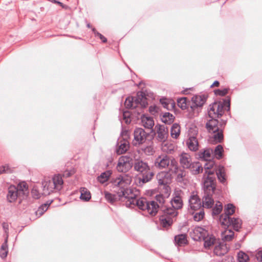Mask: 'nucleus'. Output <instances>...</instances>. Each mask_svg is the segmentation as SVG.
<instances>
[{
	"mask_svg": "<svg viewBox=\"0 0 262 262\" xmlns=\"http://www.w3.org/2000/svg\"><path fill=\"white\" fill-rule=\"evenodd\" d=\"M217 177L221 183L225 184L226 182V174L224 172V167L221 166L216 172Z\"/></svg>",
	"mask_w": 262,
	"mask_h": 262,
	"instance_id": "nucleus-34",
	"label": "nucleus"
},
{
	"mask_svg": "<svg viewBox=\"0 0 262 262\" xmlns=\"http://www.w3.org/2000/svg\"><path fill=\"white\" fill-rule=\"evenodd\" d=\"M126 201V205L129 208H134L137 206L142 210L146 211L147 213L152 216L157 213L156 208L158 206L155 203V201H148L145 198L138 199L136 195L133 192V195L128 196Z\"/></svg>",
	"mask_w": 262,
	"mask_h": 262,
	"instance_id": "nucleus-3",
	"label": "nucleus"
},
{
	"mask_svg": "<svg viewBox=\"0 0 262 262\" xmlns=\"http://www.w3.org/2000/svg\"><path fill=\"white\" fill-rule=\"evenodd\" d=\"M211 152L209 149H204L203 151L200 150L198 153V158L200 160L206 161H210L211 158Z\"/></svg>",
	"mask_w": 262,
	"mask_h": 262,
	"instance_id": "nucleus-28",
	"label": "nucleus"
},
{
	"mask_svg": "<svg viewBox=\"0 0 262 262\" xmlns=\"http://www.w3.org/2000/svg\"><path fill=\"white\" fill-rule=\"evenodd\" d=\"M182 206L183 202L180 196H176L172 199L168 207H163V214L159 216L161 225L165 228L171 226L173 219L178 215L177 210L181 209Z\"/></svg>",
	"mask_w": 262,
	"mask_h": 262,
	"instance_id": "nucleus-2",
	"label": "nucleus"
},
{
	"mask_svg": "<svg viewBox=\"0 0 262 262\" xmlns=\"http://www.w3.org/2000/svg\"><path fill=\"white\" fill-rule=\"evenodd\" d=\"M144 151L148 155H152L154 152L153 148L151 146H148L144 149Z\"/></svg>",
	"mask_w": 262,
	"mask_h": 262,
	"instance_id": "nucleus-53",
	"label": "nucleus"
},
{
	"mask_svg": "<svg viewBox=\"0 0 262 262\" xmlns=\"http://www.w3.org/2000/svg\"><path fill=\"white\" fill-rule=\"evenodd\" d=\"M212 195H209L208 194H204L202 199V207L208 209L212 207L214 203Z\"/></svg>",
	"mask_w": 262,
	"mask_h": 262,
	"instance_id": "nucleus-24",
	"label": "nucleus"
},
{
	"mask_svg": "<svg viewBox=\"0 0 262 262\" xmlns=\"http://www.w3.org/2000/svg\"><path fill=\"white\" fill-rule=\"evenodd\" d=\"M133 167L135 171L139 173L140 182L146 183L153 178L154 173L146 162L140 159H136L133 162Z\"/></svg>",
	"mask_w": 262,
	"mask_h": 262,
	"instance_id": "nucleus-4",
	"label": "nucleus"
},
{
	"mask_svg": "<svg viewBox=\"0 0 262 262\" xmlns=\"http://www.w3.org/2000/svg\"><path fill=\"white\" fill-rule=\"evenodd\" d=\"M181 127L177 123L172 124L170 129V135L172 138L177 139L180 134Z\"/></svg>",
	"mask_w": 262,
	"mask_h": 262,
	"instance_id": "nucleus-30",
	"label": "nucleus"
},
{
	"mask_svg": "<svg viewBox=\"0 0 262 262\" xmlns=\"http://www.w3.org/2000/svg\"><path fill=\"white\" fill-rule=\"evenodd\" d=\"M160 102L163 104L164 107L167 108L169 104L167 102L162 99H160Z\"/></svg>",
	"mask_w": 262,
	"mask_h": 262,
	"instance_id": "nucleus-56",
	"label": "nucleus"
},
{
	"mask_svg": "<svg viewBox=\"0 0 262 262\" xmlns=\"http://www.w3.org/2000/svg\"><path fill=\"white\" fill-rule=\"evenodd\" d=\"M188 202L189 208L193 211L198 210L202 208L201 199L194 192L190 196Z\"/></svg>",
	"mask_w": 262,
	"mask_h": 262,
	"instance_id": "nucleus-17",
	"label": "nucleus"
},
{
	"mask_svg": "<svg viewBox=\"0 0 262 262\" xmlns=\"http://www.w3.org/2000/svg\"><path fill=\"white\" fill-rule=\"evenodd\" d=\"M223 206L221 202H217L214 207L212 209V214L213 215H219L222 211Z\"/></svg>",
	"mask_w": 262,
	"mask_h": 262,
	"instance_id": "nucleus-43",
	"label": "nucleus"
},
{
	"mask_svg": "<svg viewBox=\"0 0 262 262\" xmlns=\"http://www.w3.org/2000/svg\"><path fill=\"white\" fill-rule=\"evenodd\" d=\"M174 119V117L172 114L169 112H166L163 114L162 116V121L165 124H170L172 123Z\"/></svg>",
	"mask_w": 262,
	"mask_h": 262,
	"instance_id": "nucleus-33",
	"label": "nucleus"
},
{
	"mask_svg": "<svg viewBox=\"0 0 262 262\" xmlns=\"http://www.w3.org/2000/svg\"><path fill=\"white\" fill-rule=\"evenodd\" d=\"M71 173L69 171H66V172H64V173L63 174V177H69L71 176Z\"/></svg>",
	"mask_w": 262,
	"mask_h": 262,
	"instance_id": "nucleus-59",
	"label": "nucleus"
},
{
	"mask_svg": "<svg viewBox=\"0 0 262 262\" xmlns=\"http://www.w3.org/2000/svg\"><path fill=\"white\" fill-rule=\"evenodd\" d=\"M202 189L204 194L213 195L216 189V179L214 176H203Z\"/></svg>",
	"mask_w": 262,
	"mask_h": 262,
	"instance_id": "nucleus-9",
	"label": "nucleus"
},
{
	"mask_svg": "<svg viewBox=\"0 0 262 262\" xmlns=\"http://www.w3.org/2000/svg\"><path fill=\"white\" fill-rule=\"evenodd\" d=\"M205 213L203 209L199 211L198 212H196L193 215V219L195 221L199 222L201 221L204 217Z\"/></svg>",
	"mask_w": 262,
	"mask_h": 262,
	"instance_id": "nucleus-47",
	"label": "nucleus"
},
{
	"mask_svg": "<svg viewBox=\"0 0 262 262\" xmlns=\"http://www.w3.org/2000/svg\"><path fill=\"white\" fill-rule=\"evenodd\" d=\"M18 190L16 187L14 185H11L8 188L7 198L9 202H14L18 197L21 196V195H19V193Z\"/></svg>",
	"mask_w": 262,
	"mask_h": 262,
	"instance_id": "nucleus-20",
	"label": "nucleus"
},
{
	"mask_svg": "<svg viewBox=\"0 0 262 262\" xmlns=\"http://www.w3.org/2000/svg\"><path fill=\"white\" fill-rule=\"evenodd\" d=\"M133 166L132 159L128 156H121L116 166L117 170L120 172L125 173Z\"/></svg>",
	"mask_w": 262,
	"mask_h": 262,
	"instance_id": "nucleus-12",
	"label": "nucleus"
},
{
	"mask_svg": "<svg viewBox=\"0 0 262 262\" xmlns=\"http://www.w3.org/2000/svg\"><path fill=\"white\" fill-rule=\"evenodd\" d=\"M124 105L127 108H135L139 105L142 108L146 107L148 102L145 93L140 91L137 93L135 97H128L125 99Z\"/></svg>",
	"mask_w": 262,
	"mask_h": 262,
	"instance_id": "nucleus-5",
	"label": "nucleus"
},
{
	"mask_svg": "<svg viewBox=\"0 0 262 262\" xmlns=\"http://www.w3.org/2000/svg\"><path fill=\"white\" fill-rule=\"evenodd\" d=\"M43 194L45 195L50 194L51 192H53L56 189V186L50 180L45 181L43 183Z\"/></svg>",
	"mask_w": 262,
	"mask_h": 262,
	"instance_id": "nucleus-25",
	"label": "nucleus"
},
{
	"mask_svg": "<svg viewBox=\"0 0 262 262\" xmlns=\"http://www.w3.org/2000/svg\"><path fill=\"white\" fill-rule=\"evenodd\" d=\"M235 212V206L232 204H228L224 210V213L221 214L220 216V222L221 224H228L227 221L229 223L230 216Z\"/></svg>",
	"mask_w": 262,
	"mask_h": 262,
	"instance_id": "nucleus-16",
	"label": "nucleus"
},
{
	"mask_svg": "<svg viewBox=\"0 0 262 262\" xmlns=\"http://www.w3.org/2000/svg\"><path fill=\"white\" fill-rule=\"evenodd\" d=\"M87 27H88V28H91V25H90V24H87Z\"/></svg>",
	"mask_w": 262,
	"mask_h": 262,
	"instance_id": "nucleus-61",
	"label": "nucleus"
},
{
	"mask_svg": "<svg viewBox=\"0 0 262 262\" xmlns=\"http://www.w3.org/2000/svg\"><path fill=\"white\" fill-rule=\"evenodd\" d=\"M11 170L8 165H4L0 167V174L3 173H10Z\"/></svg>",
	"mask_w": 262,
	"mask_h": 262,
	"instance_id": "nucleus-51",
	"label": "nucleus"
},
{
	"mask_svg": "<svg viewBox=\"0 0 262 262\" xmlns=\"http://www.w3.org/2000/svg\"><path fill=\"white\" fill-rule=\"evenodd\" d=\"M189 169H190L191 173L194 175L202 173L203 171V167L199 162H193L191 168Z\"/></svg>",
	"mask_w": 262,
	"mask_h": 262,
	"instance_id": "nucleus-29",
	"label": "nucleus"
},
{
	"mask_svg": "<svg viewBox=\"0 0 262 262\" xmlns=\"http://www.w3.org/2000/svg\"><path fill=\"white\" fill-rule=\"evenodd\" d=\"M194 232L195 233H200V235L198 236V238L200 240L202 239L204 241V245L205 248H209L214 244L215 238L214 237H211L209 238L205 237V234L206 232V231L203 228L200 227H196Z\"/></svg>",
	"mask_w": 262,
	"mask_h": 262,
	"instance_id": "nucleus-15",
	"label": "nucleus"
},
{
	"mask_svg": "<svg viewBox=\"0 0 262 262\" xmlns=\"http://www.w3.org/2000/svg\"><path fill=\"white\" fill-rule=\"evenodd\" d=\"M223 147L221 145H218L214 149V154L218 159H220L223 156Z\"/></svg>",
	"mask_w": 262,
	"mask_h": 262,
	"instance_id": "nucleus-46",
	"label": "nucleus"
},
{
	"mask_svg": "<svg viewBox=\"0 0 262 262\" xmlns=\"http://www.w3.org/2000/svg\"><path fill=\"white\" fill-rule=\"evenodd\" d=\"M52 183L55 184V186H56V190L57 191L60 190L62 188V185L63 184V181L62 179V177L60 174H58L55 175L51 180Z\"/></svg>",
	"mask_w": 262,
	"mask_h": 262,
	"instance_id": "nucleus-27",
	"label": "nucleus"
},
{
	"mask_svg": "<svg viewBox=\"0 0 262 262\" xmlns=\"http://www.w3.org/2000/svg\"><path fill=\"white\" fill-rule=\"evenodd\" d=\"M172 174L171 173L170 168L167 171H161L158 172L156 175V179L159 186H162L163 189L168 191L170 190L168 184L172 180Z\"/></svg>",
	"mask_w": 262,
	"mask_h": 262,
	"instance_id": "nucleus-8",
	"label": "nucleus"
},
{
	"mask_svg": "<svg viewBox=\"0 0 262 262\" xmlns=\"http://www.w3.org/2000/svg\"><path fill=\"white\" fill-rule=\"evenodd\" d=\"M118 145V147L116 150V152L118 155H122L126 152L129 148V143L126 140H120Z\"/></svg>",
	"mask_w": 262,
	"mask_h": 262,
	"instance_id": "nucleus-26",
	"label": "nucleus"
},
{
	"mask_svg": "<svg viewBox=\"0 0 262 262\" xmlns=\"http://www.w3.org/2000/svg\"><path fill=\"white\" fill-rule=\"evenodd\" d=\"M206 97L203 95H195L192 97V101L193 105L191 107L193 109L198 107H202L206 101Z\"/></svg>",
	"mask_w": 262,
	"mask_h": 262,
	"instance_id": "nucleus-22",
	"label": "nucleus"
},
{
	"mask_svg": "<svg viewBox=\"0 0 262 262\" xmlns=\"http://www.w3.org/2000/svg\"><path fill=\"white\" fill-rule=\"evenodd\" d=\"M92 31L93 33L95 34V36L99 37V38L101 40L102 42L103 43H105L107 42V39L106 37H105L103 35H102L101 33H99L96 31V30L94 28L92 29Z\"/></svg>",
	"mask_w": 262,
	"mask_h": 262,
	"instance_id": "nucleus-50",
	"label": "nucleus"
},
{
	"mask_svg": "<svg viewBox=\"0 0 262 262\" xmlns=\"http://www.w3.org/2000/svg\"><path fill=\"white\" fill-rule=\"evenodd\" d=\"M80 198L81 200H83L84 201H88L91 198V195L90 192L85 188H80Z\"/></svg>",
	"mask_w": 262,
	"mask_h": 262,
	"instance_id": "nucleus-37",
	"label": "nucleus"
},
{
	"mask_svg": "<svg viewBox=\"0 0 262 262\" xmlns=\"http://www.w3.org/2000/svg\"><path fill=\"white\" fill-rule=\"evenodd\" d=\"M229 223L228 224H221L225 228H228L230 226H232L233 229L236 231H239L242 227V221L239 218L232 217L229 219ZM227 222H228L227 221Z\"/></svg>",
	"mask_w": 262,
	"mask_h": 262,
	"instance_id": "nucleus-21",
	"label": "nucleus"
},
{
	"mask_svg": "<svg viewBox=\"0 0 262 262\" xmlns=\"http://www.w3.org/2000/svg\"><path fill=\"white\" fill-rule=\"evenodd\" d=\"M256 257L259 262H262V251H258L256 254Z\"/></svg>",
	"mask_w": 262,
	"mask_h": 262,
	"instance_id": "nucleus-55",
	"label": "nucleus"
},
{
	"mask_svg": "<svg viewBox=\"0 0 262 262\" xmlns=\"http://www.w3.org/2000/svg\"><path fill=\"white\" fill-rule=\"evenodd\" d=\"M229 89L225 88L223 90L216 89L214 91L215 95L221 96H225L228 92Z\"/></svg>",
	"mask_w": 262,
	"mask_h": 262,
	"instance_id": "nucleus-48",
	"label": "nucleus"
},
{
	"mask_svg": "<svg viewBox=\"0 0 262 262\" xmlns=\"http://www.w3.org/2000/svg\"><path fill=\"white\" fill-rule=\"evenodd\" d=\"M53 201H51L49 203H46L44 204L41 205L39 206L38 208V209L37 211V213H38L40 215H41L43 214V213L47 210L49 205L52 203Z\"/></svg>",
	"mask_w": 262,
	"mask_h": 262,
	"instance_id": "nucleus-44",
	"label": "nucleus"
},
{
	"mask_svg": "<svg viewBox=\"0 0 262 262\" xmlns=\"http://www.w3.org/2000/svg\"><path fill=\"white\" fill-rule=\"evenodd\" d=\"M170 190L166 191V190L163 189L162 192L159 194L156 195L155 200V203L158 206L156 208L157 213L159 209L161 211V214H163V207H168L167 204V199L170 195Z\"/></svg>",
	"mask_w": 262,
	"mask_h": 262,
	"instance_id": "nucleus-11",
	"label": "nucleus"
},
{
	"mask_svg": "<svg viewBox=\"0 0 262 262\" xmlns=\"http://www.w3.org/2000/svg\"><path fill=\"white\" fill-rule=\"evenodd\" d=\"M237 259L238 262H248L249 258L246 253L239 251L237 253Z\"/></svg>",
	"mask_w": 262,
	"mask_h": 262,
	"instance_id": "nucleus-42",
	"label": "nucleus"
},
{
	"mask_svg": "<svg viewBox=\"0 0 262 262\" xmlns=\"http://www.w3.org/2000/svg\"><path fill=\"white\" fill-rule=\"evenodd\" d=\"M177 103L179 107L182 110H185L188 107L186 98L183 97L179 98L177 100Z\"/></svg>",
	"mask_w": 262,
	"mask_h": 262,
	"instance_id": "nucleus-41",
	"label": "nucleus"
},
{
	"mask_svg": "<svg viewBox=\"0 0 262 262\" xmlns=\"http://www.w3.org/2000/svg\"><path fill=\"white\" fill-rule=\"evenodd\" d=\"M220 85V82L217 80H215L210 86V88H212L214 86H219Z\"/></svg>",
	"mask_w": 262,
	"mask_h": 262,
	"instance_id": "nucleus-57",
	"label": "nucleus"
},
{
	"mask_svg": "<svg viewBox=\"0 0 262 262\" xmlns=\"http://www.w3.org/2000/svg\"><path fill=\"white\" fill-rule=\"evenodd\" d=\"M223 246L218 245L214 247L213 252L217 256H223L226 253L225 250L223 249Z\"/></svg>",
	"mask_w": 262,
	"mask_h": 262,
	"instance_id": "nucleus-45",
	"label": "nucleus"
},
{
	"mask_svg": "<svg viewBox=\"0 0 262 262\" xmlns=\"http://www.w3.org/2000/svg\"><path fill=\"white\" fill-rule=\"evenodd\" d=\"M54 2L55 3L58 4L59 5H60L62 8H64L65 7V5L63 3H61V2H59V1H57L54 0Z\"/></svg>",
	"mask_w": 262,
	"mask_h": 262,
	"instance_id": "nucleus-58",
	"label": "nucleus"
},
{
	"mask_svg": "<svg viewBox=\"0 0 262 262\" xmlns=\"http://www.w3.org/2000/svg\"><path fill=\"white\" fill-rule=\"evenodd\" d=\"M142 122L144 127L148 129H152L154 125L153 119L150 117H142Z\"/></svg>",
	"mask_w": 262,
	"mask_h": 262,
	"instance_id": "nucleus-31",
	"label": "nucleus"
},
{
	"mask_svg": "<svg viewBox=\"0 0 262 262\" xmlns=\"http://www.w3.org/2000/svg\"><path fill=\"white\" fill-rule=\"evenodd\" d=\"M163 150H164V151H165V150H166V149L164 148V147L163 148Z\"/></svg>",
	"mask_w": 262,
	"mask_h": 262,
	"instance_id": "nucleus-63",
	"label": "nucleus"
},
{
	"mask_svg": "<svg viewBox=\"0 0 262 262\" xmlns=\"http://www.w3.org/2000/svg\"><path fill=\"white\" fill-rule=\"evenodd\" d=\"M229 234L225 236L224 238L226 241H231L234 237V232L231 230H229Z\"/></svg>",
	"mask_w": 262,
	"mask_h": 262,
	"instance_id": "nucleus-52",
	"label": "nucleus"
},
{
	"mask_svg": "<svg viewBox=\"0 0 262 262\" xmlns=\"http://www.w3.org/2000/svg\"><path fill=\"white\" fill-rule=\"evenodd\" d=\"M230 98L227 97L223 101L214 102L209 105L208 110L209 117H221L224 114V107L227 106V111L230 109Z\"/></svg>",
	"mask_w": 262,
	"mask_h": 262,
	"instance_id": "nucleus-6",
	"label": "nucleus"
},
{
	"mask_svg": "<svg viewBox=\"0 0 262 262\" xmlns=\"http://www.w3.org/2000/svg\"><path fill=\"white\" fill-rule=\"evenodd\" d=\"M170 171L171 174L174 173L176 175V180L178 182H182L183 178L186 176L185 171L178 166L177 162H176V165L170 168Z\"/></svg>",
	"mask_w": 262,
	"mask_h": 262,
	"instance_id": "nucleus-19",
	"label": "nucleus"
},
{
	"mask_svg": "<svg viewBox=\"0 0 262 262\" xmlns=\"http://www.w3.org/2000/svg\"><path fill=\"white\" fill-rule=\"evenodd\" d=\"M156 132H154V135L156 136L155 139L159 142H165L168 136V128L164 125H157L155 126Z\"/></svg>",
	"mask_w": 262,
	"mask_h": 262,
	"instance_id": "nucleus-14",
	"label": "nucleus"
},
{
	"mask_svg": "<svg viewBox=\"0 0 262 262\" xmlns=\"http://www.w3.org/2000/svg\"><path fill=\"white\" fill-rule=\"evenodd\" d=\"M7 239H6L5 240V242L3 244V245L1 246V250L5 251L4 252L2 253L1 255L2 258H5L7 256L8 251L7 250Z\"/></svg>",
	"mask_w": 262,
	"mask_h": 262,
	"instance_id": "nucleus-49",
	"label": "nucleus"
},
{
	"mask_svg": "<svg viewBox=\"0 0 262 262\" xmlns=\"http://www.w3.org/2000/svg\"><path fill=\"white\" fill-rule=\"evenodd\" d=\"M171 150H173V149H170L169 150V153H171Z\"/></svg>",
	"mask_w": 262,
	"mask_h": 262,
	"instance_id": "nucleus-62",
	"label": "nucleus"
},
{
	"mask_svg": "<svg viewBox=\"0 0 262 262\" xmlns=\"http://www.w3.org/2000/svg\"><path fill=\"white\" fill-rule=\"evenodd\" d=\"M188 148L192 151H195L199 149V142L194 136H190L186 141Z\"/></svg>",
	"mask_w": 262,
	"mask_h": 262,
	"instance_id": "nucleus-23",
	"label": "nucleus"
},
{
	"mask_svg": "<svg viewBox=\"0 0 262 262\" xmlns=\"http://www.w3.org/2000/svg\"><path fill=\"white\" fill-rule=\"evenodd\" d=\"M149 135L148 133H146L145 130L140 127L136 128L134 131V139L132 141V144L134 146H139L144 143L147 138Z\"/></svg>",
	"mask_w": 262,
	"mask_h": 262,
	"instance_id": "nucleus-10",
	"label": "nucleus"
},
{
	"mask_svg": "<svg viewBox=\"0 0 262 262\" xmlns=\"http://www.w3.org/2000/svg\"><path fill=\"white\" fill-rule=\"evenodd\" d=\"M16 188L18 190L19 195H24L28 192V187L25 182L19 183Z\"/></svg>",
	"mask_w": 262,
	"mask_h": 262,
	"instance_id": "nucleus-39",
	"label": "nucleus"
},
{
	"mask_svg": "<svg viewBox=\"0 0 262 262\" xmlns=\"http://www.w3.org/2000/svg\"><path fill=\"white\" fill-rule=\"evenodd\" d=\"M179 161L183 169L190 168L193 162L190 155L186 152H182L179 156Z\"/></svg>",
	"mask_w": 262,
	"mask_h": 262,
	"instance_id": "nucleus-18",
	"label": "nucleus"
},
{
	"mask_svg": "<svg viewBox=\"0 0 262 262\" xmlns=\"http://www.w3.org/2000/svg\"><path fill=\"white\" fill-rule=\"evenodd\" d=\"M174 242L176 245L182 246L187 243L186 236L184 234H181L175 236Z\"/></svg>",
	"mask_w": 262,
	"mask_h": 262,
	"instance_id": "nucleus-32",
	"label": "nucleus"
},
{
	"mask_svg": "<svg viewBox=\"0 0 262 262\" xmlns=\"http://www.w3.org/2000/svg\"><path fill=\"white\" fill-rule=\"evenodd\" d=\"M112 172L110 170H107L101 173V174L97 177L98 181L101 184L106 182L108 178L111 176Z\"/></svg>",
	"mask_w": 262,
	"mask_h": 262,
	"instance_id": "nucleus-36",
	"label": "nucleus"
},
{
	"mask_svg": "<svg viewBox=\"0 0 262 262\" xmlns=\"http://www.w3.org/2000/svg\"><path fill=\"white\" fill-rule=\"evenodd\" d=\"M32 194L33 198L38 199L40 197L39 192L36 189H33L32 190Z\"/></svg>",
	"mask_w": 262,
	"mask_h": 262,
	"instance_id": "nucleus-54",
	"label": "nucleus"
},
{
	"mask_svg": "<svg viewBox=\"0 0 262 262\" xmlns=\"http://www.w3.org/2000/svg\"><path fill=\"white\" fill-rule=\"evenodd\" d=\"M224 128H222L218 131L216 132L215 133H214L213 135V139L216 142L221 143L222 142L224 139L223 135V130Z\"/></svg>",
	"mask_w": 262,
	"mask_h": 262,
	"instance_id": "nucleus-38",
	"label": "nucleus"
},
{
	"mask_svg": "<svg viewBox=\"0 0 262 262\" xmlns=\"http://www.w3.org/2000/svg\"><path fill=\"white\" fill-rule=\"evenodd\" d=\"M213 165L214 163L212 161H210L205 164L204 167L205 169V172L204 174H205V177H206V174L207 176H214V171L210 170L213 167Z\"/></svg>",
	"mask_w": 262,
	"mask_h": 262,
	"instance_id": "nucleus-35",
	"label": "nucleus"
},
{
	"mask_svg": "<svg viewBox=\"0 0 262 262\" xmlns=\"http://www.w3.org/2000/svg\"><path fill=\"white\" fill-rule=\"evenodd\" d=\"M132 181V177L126 174H120L111 179L110 183L119 200L127 199L130 195H133V190L128 188Z\"/></svg>",
	"mask_w": 262,
	"mask_h": 262,
	"instance_id": "nucleus-1",
	"label": "nucleus"
},
{
	"mask_svg": "<svg viewBox=\"0 0 262 262\" xmlns=\"http://www.w3.org/2000/svg\"><path fill=\"white\" fill-rule=\"evenodd\" d=\"M104 196L105 199L110 203L113 204L115 202L118 198L116 195L112 194L107 191L104 192Z\"/></svg>",
	"mask_w": 262,
	"mask_h": 262,
	"instance_id": "nucleus-40",
	"label": "nucleus"
},
{
	"mask_svg": "<svg viewBox=\"0 0 262 262\" xmlns=\"http://www.w3.org/2000/svg\"><path fill=\"white\" fill-rule=\"evenodd\" d=\"M176 162L177 161L173 157L166 154H162L155 159L154 165L157 169L162 170L172 168L174 165H176Z\"/></svg>",
	"mask_w": 262,
	"mask_h": 262,
	"instance_id": "nucleus-7",
	"label": "nucleus"
},
{
	"mask_svg": "<svg viewBox=\"0 0 262 262\" xmlns=\"http://www.w3.org/2000/svg\"><path fill=\"white\" fill-rule=\"evenodd\" d=\"M123 116H124V118L125 119L126 118V115L125 113H124Z\"/></svg>",
	"mask_w": 262,
	"mask_h": 262,
	"instance_id": "nucleus-60",
	"label": "nucleus"
},
{
	"mask_svg": "<svg viewBox=\"0 0 262 262\" xmlns=\"http://www.w3.org/2000/svg\"><path fill=\"white\" fill-rule=\"evenodd\" d=\"M211 119L206 124V128L209 133H215L219 130L224 128L226 121H223L219 124L217 117H209Z\"/></svg>",
	"mask_w": 262,
	"mask_h": 262,
	"instance_id": "nucleus-13",
	"label": "nucleus"
}]
</instances>
